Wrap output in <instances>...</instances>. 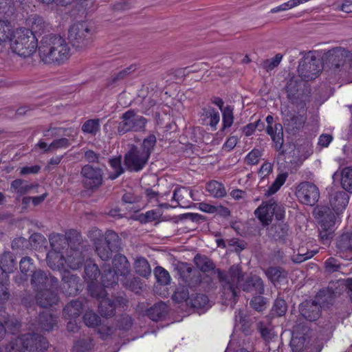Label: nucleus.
Instances as JSON below:
<instances>
[{"instance_id": "nucleus-37", "label": "nucleus", "mask_w": 352, "mask_h": 352, "mask_svg": "<svg viewBox=\"0 0 352 352\" xmlns=\"http://www.w3.org/2000/svg\"><path fill=\"white\" fill-rule=\"evenodd\" d=\"M135 272L142 277L147 278L151 275V270L147 260L143 257L137 258L135 261Z\"/></svg>"}, {"instance_id": "nucleus-30", "label": "nucleus", "mask_w": 352, "mask_h": 352, "mask_svg": "<svg viewBox=\"0 0 352 352\" xmlns=\"http://www.w3.org/2000/svg\"><path fill=\"white\" fill-rule=\"evenodd\" d=\"M265 273L276 287L287 280V272L280 267H270L265 270Z\"/></svg>"}, {"instance_id": "nucleus-29", "label": "nucleus", "mask_w": 352, "mask_h": 352, "mask_svg": "<svg viewBox=\"0 0 352 352\" xmlns=\"http://www.w3.org/2000/svg\"><path fill=\"white\" fill-rule=\"evenodd\" d=\"M112 265L113 270L120 275V278L130 275V264L124 255H116L112 261Z\"/></svg>"}, {"instance_id": "nucleus-5", "label": "nucleus", "mask_w": 352, "mask_h": 352, "mask_svg": "<svg viewBox=\"0 0 352 352\" xmlns=\"http://www.w3.org/2000/svg\"><path fill=\"white\" fill-rule=\"evenodd\" d=\"M94 28L85 22L73 25L69 30V40L77 50L86 49L93 41Z\"/></svg>"}, {"instance_id": "nucleus-64", "label": "nucleus", "mask_w": 352, "mask_h": 352, "mask_svg": "<svg viewBox=\"0 0 352 352\" xmlns=\"http://www.w3.org/2000/svg\"><path fill=\"white\" fill-rule=\"evenodd\" d=\"M132 324V318L128 315H122L118 320V327L120 329L128 330L131 327Z\"/></svg>"}, {"instance_id": "nucleus-24", "label": "nucleus", "mask_w": 352, "mask_h": 352, "mask_svg": "<svg viewBox=\"0 0 352 352\" xmlns=\"http://www.w3.org/2000/svg\"><path fill=\"white\" fill-rule=\"evenodd\" d=\"M51 250H54L58 252H65L63 251L65 248L70 249L71 246L74 245V242L71 241V236L67 237L60 234H52L49 237Z\"/></svg>"}, {"instance_id": "nucleus-11", "label": "nucleus", "mask_w": 352, "mask_h": 352, "mask_svg": "<svg viewBox=\"0 0 352 352\" xmlns=\"http://www.w3.org/2000/svg\"><path fill=\"white\" fill-rule=\"evenodd\" d=\"M321 68L319 60L311 55H307L298 65V73L300 78L305 81L316 78Z\"/></svg>"}, {"instance_id": "nucleus-1", "label": "nucleus", "mask_w": 352, "mask_h": 352, "mask_svg": "<svg viewBox=\"0 0 352 352\" xmlns=\"http://www.w3.org/2000/svg\"><path fill=\"white\" fill-rule=\"evenodd\" d=\"M214 272L217 274L219 281L223 283V293L228 300L233 299L235 302V298L239 292V287L245 292H250L254 289L259 294L264 293L263 281L258 276H250L243 283H241L243 274L238 265L231 266L227 274L219 269L215 270Z\"/></svg>"}, {"instance_id": "nucleus-52", "label": "nucleus", "mask_w": 352, "mask_h": 352, "mask_svg": "<svg viewBox=\"0 0 352 352\" xmlns=\"http://www.w3.org/2000/svg\"><path fill=\"white\" fill-rule=\"evenodd\" d=\"M11 188L19 195L25 194L32 187L21 179H16L11 183Z\"/></svg>"}, {"instance_id": "nucleus-53", "label": "nucleus", "mask_w": 352, "mask_h": 352, "mask_svg": "<svg viewBox=\"0 0 352 352\" xmlns=\"http://www.w3.org/2000/svg\"><path fill=\"white\" fill-rule=\"evenodd\" d=\"M29 241L32 248L34 249L41 248L45 246L47 243L45 236L39 233L32 234L30 237Z\"/></svg>"}, {"instance_id": "nucleus-28", "label": "nucleus", "mask_w": 352, "mask_h": 352, "mask_svg": "<svg viewBox=\"0 0 352 352\" xmlns=\"http://www.w3.org/2000/svg\"><path fill=\"white\" fill-rule=\"evenodd\" d=\"M168 311V306L160 301L147 309L146 315L153 321H159L165 318Z\"/></svg>"}, {"instance_id": "nucleus-8", "label": "nucleus", "mask_w": 352, "mask_h": 352, "mask_svg": "<svg viewBox=\"0 0 352 352\" xmlns=\"http://www.w3.org/2000/svg\"><path fill=\"white\" fill-rule=\"evenodd\" d=\"M82 186L91 191L98 190L103 184V171L91 165L83 166L80 170Z\"/></svg>"}, {"instance_id": "nucleus-62", "label": "nucleus", "mask_w": 352, "mask_h": 352, "mask_svg": "<svg viewBox=\"0 0 352 352\" xmlns=\"http://www.w3.org/2000/svg\"><path fill=\"white\" fill-rule=\"evenodd\" d=\"M282 55L277 54L274 58L264 62L263 66L267 71H271L276 67L282 60Z\"/></svg>"}, {"instance_id": "nucleus-41", "label": "nucleus", "mask_w": 352, "mask_h": 352, "mask_svg": "<svg viewBox=\"0 0 352 352\" xmlns=\"http://www.w3.org/2000/svg\"><path fill=\"white\" fill-rule=\"evenodd\" d=\"M84 133L96 135L100 130V121L99 119H90L84 122L81 127Z\"/></svg>"}, {"instance_id": "nucleus-9", "label": "nucleus", "mask_w": 352, "mask_h": 352, "mask_svg": "<svg viewBox=\"0 0 352 352\" xmlns=\"http://www.w3.org/2000/svg\"><path fill=\"white\" fill-rule=\"evenodd\" d=\"M254 213L263 225H268L272 221L274 215L278 221L283 219L285 216L283 207L273 199L263 202Z\"/></svg>"}, {"instance_id": "nucleus-59", "label": "nucleus", "mask_w": 352, "mask_h": 352, "mask_svg": "<svg viewBox=\"0 0 352 352\" xmlns=\"http://www.w3.org/2000/svg\"><path fill=\"white\" fill-rule=\"evenodd\" d=\"M273 172V164L269 162H265L258 172V175L261 180L267 178Z\"/></svg>"}, {"instance_id": "nucleus-49", "label": "nucleus", "mask_w": 352, "mask_h": 352, "mask_svg": "<svg viewBox=\"0 0 352 352\" xmlns=\"http://www.w3.org/2000/svg\"><path fill=\"white\" fill-rule=\"evenodd\" d=\"M156 142V137L154 135H150L143 140L142 147L139 148V149L142 153L147 154V157L149 159Z\"/></svg>"}, {"instance_id": "nucleus-23", "label": "nucleus", "mask_w": 352, "mask_h": 352, "mask_svg": "<svg viewBox=\"0 0 352 352\" xmlns=\"http://www.w3.org/2000/svg\"><path fill=\"white\" fill-rule=\"evenodd\" d=\"M54 288H47L38 290L36 300V302L42 307H51L58 301L57 294L54 291Z\"/></svg>"}, {"instance_id": "nucleus-13", "label": "nucleus", "mask_w": 352, "mask_h": 352, "mask_svg": "<svg viewBox=\"0 0 352 352\" xmlns=\"http://www.w3.org/2000/svg\"><path fill=\"white\" fill-rule=\"evenodd\" d=\"M296 195L301 203L308 206L315 205L320 197L318 188L309 182L300 183L296 188Z\"/></svg>"}, {"instance_id": "nucleus-10", "label": "nucleus", "mask_w": 352, "mask_h": 352, "mask_svg": "<svg viewBox=\"0 0 352 352\" xmlns=\"http://www.w3.org/2000/svg\"><path fill=\"white\" fill-rule=\"evenodd\" d=\"M330 56L334 72L341 76L352 74V55L347 61L348 52L344 50L336 49L332 51Z\"/></svg>"}, {"instance_id": "nucleus-50", "label": "nucleus", "mask_w": 352, "mask_h": 352, "mask_svg": "<svg viewBox=\"0 0 352 352\" xmlns=\"http://www.w3.org/2000/svg\"><path fill=\"white\" fill-rule=\"evenodd\" d=\"M223 116V128L224 130L227 128H230L233 123L234 116H233V108L231 106H227L222 110Z\"/></svg>"}, {"instance_id": "nucleus-55", "label": "nucleus", "mask_w": 352, "mask_h": 352, "mask_svg": "<svg viewBox=\"0 0 352 352\" xmlns=\"http://www.w3.org/2000/svg\"><path fill=\"white\" fill-rule=\"evenodd\" d=\"M324 268L327 272L333 273L339 272L342 268V265L337 258L330 257L324 262Z\"/></svg>"}, {"instance_id": "nucleus-42", "label": "nucleus", "mask_w": 352, "mask_h": 352, "mask_svg": "<svg viewBox=\"0 0 352 352\" xmlns=\"http://www.w3.org/2000/svg\"><path fill=\"white\" fill-rule=\"evenodd\" d=\"M192 192L184 187L177 188V206L188 207L190 204Z\"/></svg>"}, {"instance_id": "nucleus-14", "label": "nucleus", "mask_w": 352, "mask_h": 352, "mask_svg": "<svg viewBox=\"0 0 352 352\" xmlns=\"http://www.w3.org/2000/svg\"><path fill=\"white\" fill-rule=\"evenodd\" d=\"M85 255L82 251V245L76 239V242H74V245L70 249L65 250V268L72 270H77L81 267L84 262Z\"/></svg>"}, {"instance_id": "nucleus-57", "label": "nucleus", "mask_w": 352, "mask_h": 352, "mask_svg": "<svg viewBox=\"0 0 352 352\" xmlns=\"http://www.w3.org/2000/svg\"><path fill=\"white\" fill-rule=\"evenodd\" d=\"M261 156V151L257 148H254L246 155L245 160L247 164L254 165L258 163Z\"/></svg>"}, {"instance_id": "nucleus-43", "label": "nucleus", "mask_w": 352, "mask_h": 352, "mask_svg": "<svg viewBox=\"0 0 352 352\" xmlns=\"http://www.w3.org/2000/svg\"><path fill=\"white\" fill-rule=\"evenodd\" d=\"M341 185L346 191L352 193V167H346L342 170Z\"/></svg>"}, {"instance_id": "nucleus-40", "label": "nucleus", "mask_w": 352, "mask_h": 352, "mask_svg": "<svg viewBox=\"0 0 352 352\" xmlns=\"http://www.w3.org/2000/svg\"><path fill=\"white\" fill-rule=\"evenodd\" d=\"M3 261H10V267L5 265L3 267L0 265V281H8V274L12 272L16 269L15 261L11 254H8L4 256Z\"/></svg>"}, {"instance_id": "nucleus-34", "label": "nucleus", "mask_w": 352, "mask_h": 352, "mask_svg": "<svg viewBox=\"0 0 352 352\" xmlns=\"http://www.w3.org/2000/svg\"><path fill=\"white\" fill-rule=\"evenodd\" d=\"M100 274L99 269L95 263H92L91 261H87L85 266V279L87 282H90L89 285V289L91 292H94L93 288L94 287L92 285V282L96 280Z\"/></svg>"}, {"instance_id": "nucleus-32", "label": "nucleus", "mask_w": 352, "mask_h": 352, "mask_svg": "<svg viewBox=\"0 0 352 352\" xmlns=\"http://www.w3.org/2000/svg\"><path fill=\"white\" fill-rule=\"evenodd\" d=\"M15 32L10 23L8 21L0 20V46L10 43Z\"/></svg>"}, {"instance_id": "nucleus-48", "label": "nucleus", "mask_w": 352, "mask_h": 352, "mask_svg": "<svg viewBox=\"0 0 352 352\" xmlns=\"http://www.w3.org/2000/svg\"><path fill=\"white\" fill-rule=\"evenodd\" d=\"M129 276L123 277L120 278V281L122 285L126 287L129 289L131 291L138 292V291L142 288V283L139 278L133 277L128 278Z\"/></svg>"}, {"instance_id": "nucleus-21", "label": "nucleus", "mask_w": 352, "mask_h": 352, "mask_svg": "<svg viewBox=\"0 0 352 352\" xmlns=\"http://www.w3.org/2000/svg\"><path fill=\"white\" fill-rule=\"evenodd\" d=\"M265 120L268 125L267 127V133L271 137L274 142L275 148L278 151L282 148L284 142L282 125L277 123L272 126V124L274 122V118L271 115L267 116Z\"/></svg>"}, {"instance_id": "nucleus-33", "label": "nucleus", "mask_w": 352, "mask_h": 352, "mask_svg": "<svg viewBox=\"0 0 352 352\" xmlns=\"http://www.w3.org/2000/svg\"><path fill=\"white\" fill-rule=\"evenodd\" d=\"M102 269L103 273L101 277L102 284L105 287H113L118 283L120 275L113 270H112L110 267L106 264L102 266Z\"/></svg>"}, {"instance_id": "nucleus-45", "label": "nucleus", "mask_w": 352, "mask_h": 352, "mask_svg": "<svg viewBox=\"0 0 352 352\" xmlns=\"http://www.w3.org/2000/svg\"><path fill=\"white\" fill-rule=\"evenodd\" d=\"M197 267L202 272H207L214 270V263L207 257L197 255L195 257Z\"/></svg>"}, {"instance_id": "nucleus-31", "label": "nucleus", "mask_w": 352, "mask_h": 352, "mask_svg": "<svg viewBox=\"0 0 352 352\" xmlns=\"http://www.w3.org/2000/svg\"><path fill=\"white\" fill-rule=\"evenodd\" d=\"M201 119L205 124L216 130L220 120L219 113L212 107H205L202 109Z\"/></svg>"}, {"instance_id": "nucleus-63", "label": "nucleus", "mask_w": 352, "mask_h": 352, "mask_svg": "<svg viewBox=\"0 0 352 352\" xmlns=\"http://www.w3.org/2000/svg\"><path fill=\"white\" fill-rule=\"evenodd\" d=\"M273 311L278 316H283L287 311L285 301L283 299L276 300L273 307Z\"/></svg>"}, {"instance_id": "nucleus-3", "label": "nucleus", "mask_w": 352, "mask_h": 352, "mask_svg": "<svg viewBox=\"0 0 352 352\" xmlns=\"http://www.w3.org/2000/svg\"><path fill=\"white\" fill-rule=\"evenodd\" d=\"M9 44L13 53L23 58L32 56L37 47L38 48L35 35L32 31L25 28L15 31Z\"/></svg>"}, {"instance_id": "nucleus-51", "label": "nucleus", "mask_w": 352, "mask_h": 352, "mask_svg": "<svg viewBox=\"0 0 352 352\" xmlns=\"http://www.w3.org/2000/svg\"><path fill=\"white\" fill-rule=\"evenodd\" d=\"M109 164L114 171L113 173H111L109 175V178L111 179H115L123 173L124 169L122 166L121 160L120 157L111 159L109 160Z\"/></svg>"}, {"instance_id": "nucleus-56", "label": "nucleus", "mask_w": 352, "mask_h": 352, "mask_svg": "<svg viewBox=\"0 0 352 352\" xmlns=\"http://www.w3.org/2000/svg\"><path fill=\"white\" fill-rule=\"evenodd\" d=\"M6 352H24L25 347L23 344L21 337L19 336L11 341L6 346Z\"/></svg>"}, {"instance_id": "nucleus-44", "label": "nucleus", "mask_w": 352, "mask_h": 352, "mask_svg": "<svg viewBox=\"0 0 352 352\" xmlns=\"http://www.w3.org/2000/svg\"><path fill=\"white\" fill-rule=\"evenodd\" d=\"M154 275L158 284L162 286L168 285L171 280L170 274L162 267H156L154 270Z\"/></svg>"}, {"instance_id": "nucleus-35", "label": "nucleus", "mask_w": 352, "mask_h": 352, "mask_svg": "<svg viewBox=\"0 0 352 352\" xmlns=\"http://www.w3.org/2000/svg\"><path fill=\"white\" fill-rule=\"evenodd\" d=\"M56 317L52 314L49 311H45L40 314L38 323L41 328L45 331L53 329L56 324Z\"/></svg>"}, {"instance_id": "nucleus-25", "label": "nucleus", "mask_w": 352, "mask_h": 352, "mask_svg": "<svg viewBox=\"0 0 352 352\" xmlns=\"http://www.w3.org/2000/svg\"><path fill=\"white\" fill-rule=\"evenodd\" d=\"M349 200V197L346 192L338 191L331 195L329 203L334 212L338 215L346 208Z\"/></svg>"}, {"instance_id": "nucleus-22", "label": "nucleus", "mask_w": 352, "mask_h": 352, "mask_svg": "<svg viewBox=\"0 0 352 352\" xmlns=\"http://www.w3.org/2000/svg\"><path fill=\"white\" fill-rule=\"evenodd\" d=\"M179 298L181 300H179V296H177V305L182 303L185 307L191 305L195 308H204L208 304V298L204 294H197L193 299L189 300L188 292L187 289L183 288L179 294Z\"/></svg>"}, {"instance_id": "nucleus-15", "label": "nucleus", "mask_w": 352, "mask_h": 352, "mask_svg": "<svg viewBox=\"0 0 352 352\" xmlns=\"http://www.w3.org/2000/svg\"><path fill=\"white\" fill-rule=\"evenodd\" d=\"M21 339L25 350L32 352H43L48 347L46 339L38 333L22 335Z\"/></svg>"}, {"instance_id": "nucleus-39", "label": "nucleus", "mask_w": 352, "mask_h": 352, "mask_svg": "<svg viewBox=\"0 0 352 352\" xmlns=\"http://www.w3.org/2000/svg\"><path fill=\"white\" fill-rule=\"evenodd\" d=\"M82 311V304L80 300H72L64 308V314L72 318L78 317Z\"/></svg>"}, {"instance_id": "nucleus-26", "label": "nucleus", "mask_w": 352, "mask_h": 352, "mask_svg": "<svg viewBox=\"0 0 352 352\" xmlns=\"http://www.w3.org/2000/svg\"><path fill=\"white\" fill-rule=\"evenodd\" d=\"M65 252L50 250L47 254V263L53 270L65 271Z\"/></svg>"}, {"instance_id": "nucleus-18", "label": "nucleus", "mask_w": 352, "mask_h": 352, "mask_svg": "<svg viewBox=\"0 0 352 352\" xmlns=\"http://www.w3.org/2000/svg\"><path fill=\"white\" fill-rule=\"evenodd\" d=\"M324 291H320L316 299L311 302H306L301 305L300 311L301 315L309 321L316 320L320 315V297L324 295Z\"/></svg>"}, {"instance_id": "nucleus-4", "label": "nucleus", "mask_w": 352, "mask_h": 352, "mask_svg": "<svg viewBox=\"0 0 352 352\" xmlns=\"http://www.w3.org/2000/svg\"><path fill=\"white\" fill-rule=\"evenodd\" d=\"M303 332H298L296 328L292 333L290 346L293 352H302L304 349H310L309 352H320L322 343L307 328H303Z\"/></svg>"}, {"instance_id": "nucleus-54", "label": "nucleus", "mask_w": 352, "mask_h": 352, "mask_svg": "<svg viewBox=\"0 0 352 352\" xmlns=\"http://www.w3.org/2000/svg\"><path fill=\"white\" fill-rule=\"evenodd\" d=\"M85 324L89 327H95L98 326L100 322L99 316L94 312L87 311L83 316Z\"/></svg>"}, {"instance_id": "nucleus-19", "label": "nucleus", "mask_w": 352, "mask_h": 352, "mask_svg": "<svg viewBox=\"0 0 352 352\" xmlns=\"http://www.w3.org/2000/svg\"><path fill=\"white\" fill-rule=\"evenodd\" d=\"M80 278L68 271H64L62 276L61 288L63 292L68 296L76 295L80 289Z\"/></svg>"}, {"instance_id": "nucleus-2", "label": "nucleus", "mask_w": 352, "mask_h": 352, "mask_svg": "<svg viewBox=\"0 0 352 352\" xmlns=\"http://www.w3.org/2000/svg\"><path fill=\"white\" fill-rule=\"evenodd\" d=\"M38 54L44 63L60 65L70 57V47L60 36L48 34L44 36L41 41Z\"/></svg>"}, {"instance_id": "nucleus-6", "label": "nucleus", "mask_w": 352, "mask_h": 352, "mask_svg": "<svg viewBox=\"0 0 352 352\" xmlns=\"http://www.w3.org/2000/svg\"><path fill=\"white\" fill-rule=\"evenodd\" d=\"M120 245V238L113 230H107L104 239L95 241L96 251L102 261L109 259L113 252L117 251Z\"/></svg>"}, {"instance_id": "nucleus-38", "label": "nucleus", "mask_w": 352, "mask_h": 352, "mask_svg": "<svg viewBox=\"0 0 352 352\" xmlns=\"http://www.w3.org/2000/svg\"><path fill=\"white\" fill-rule=\"evenodd\" d=\"M206 190L215 198H221L226 196V191L221 183L211 181L206 184Z\"/></svg>"}, {"instance_id": "nucleus-36", "label": "nucleus", "mask_w": 352, "mask_h": 352, "mask_svg": "<svg viewBox=\"0 0 352 352\" xmlns=\"http://www.w3.org/2000/svg\"><path fill=\"white\" fill-rule=\"evenodd\" d=\"M162 208H168V205L162 204L160 207L147 211L145 214L140 215V220L142 223L152 222L156 220H159L162 215Z\"/></svg>"}, {"instance_id": "nucleus-61", "label": "nucleus", "mask_w": 352, "mask_h": 352, "mask_svg": "<svg viewBox=\"0 0 352 352\" xmlns=\"http://www.w3.org/2000/svg\"><path fill=\"white\" fill-rule=\"evenodd\" d=\"M19 267L21 272L23 274L31 272L34 268L32 259L29 256L22 258L19 263Z\"/></svg>"}, {"instance_id": "nucleus-12", "label": "nucleus", "mask_w": 352, "mask_h": 352, "mask_svg": "<svg viewBox=\"0 0 352 352\" xmlns=\"http://www.w3.org/2000/svg\"><path fill=\"white\" fill-rule=\"evenodd\" d=\"M148 160L147 154L142 153L135 145H131L129 151L124 155V165L130 171L141 170Z\"/></svg>"}, {"instance_id": "nucleus-27", "label": "nucleus", "mask_w": 352, "mask_h": 352, "mask_svg": "<svg viewBox=\"0 0 352 352\" xmlns=\"http://www.w3.org/2000/svg\"><path fill=\"white\" fill-rule=\"evenodd\" d=\"M336 252L342 258H346L352 253V232H346L339 236L336 241Z\"/></svg>"}, {"instance_id": "nucleus-20", "label": "nucleus", "mask_w": 352, "mask_h": 352, "mask_svg": "<svg viewBox=\"0 0 352 352\" xmlns=\"http://www.w3.org/2000/svg\"><path fill=\"white\" fill-rule=\"evenodd\" d=\"M100 290L98 294L96 292H91V296L101 299L98 305L99 312L103 317H111L115 314L116 304L109 298H106V292L100 287H97Z\"/></svg>"}, {"instance_id": "nucleus-46", "label": "nucleus", "mask_w": 352, "mask_h": 352, "mask_svg": "<svg viewBox=\"0 0 352 352\" xmlns=\"http://www.w3.org/2000/svg\"><path fill=\"white\" fill-rule=\"evenodd\" d=\"M287 177H288L287 173L285 172V173H279L276 176L274 182L269 187L268 190H267V193L268 195H273V194L276 193L280 188V187L285 184Z\"/></svg>"}, {"instance_id": "nucleus-58", "label": "nucleus", "mask_w": 352, "mask_h": 352, "mask_svg": "<svg viewBox=\"0 0 352 352\" xmlns=\"http://www.w3.org/2000/svg\"><path fill=\"white\" fill-rule=\"evenodd\" d=\"M5 327H6L11 333H15L21 327V323L16 318H9L4 321Z\"/></svg>"}, {"instance_id": "nucleus-16", "label": "nucleus", "mask_w": 352, "mask_h": 352, "mask_svg": "<svg viewBox=\"0 0 352 352\" xmlns=\"http://www.w3.org/2000/svg\"><path fill=\"white\" fill-rule=\"evenodd\" d=\"M336 220V215L331 212L322 217L320 222L319 236L323 243H328L333 237Z\"/></svg>"}, {"instance_id": "nucleus-7", "label": "nucleus", "mask_w": 352, "mask_h": 352, "mask_svg": "<svg viewBox=\"0 0 352 352\" xmlns=\"http://www.w3.org/2000/svg\"><path fill=\"white\" fill-rule=\"evenodd\" d=\"M121 122L118 124V132L123 135L129 131H140L144 129L146 119L138 115L134 110L130 109L122 114Z\"/></svg>"}, {"instance_id": "nucleus-17", "label": "nucleus", "mask_w": 352, "mask_h": 352, "mask_svg": "<svg viewBox=\"0 0 352 352\" xmlns=\"http://www.w3.org/2000/svg\"><path fill=\"white\" fill-rule=\"evenodd\" d=\"M31 283L38 291L50 287L57 288L58 280L54 276H50L44 271L37 270L32 274Z\"/></svg>"}, {"instance_id": "nucleus-47", "label": "nucleus", "mask_w": 352, "mask_h": 352, "mask_svg": "<svg viewBox=\"0 0 352 352\" xmlns=\"http://www.w3.org/2000/svg\"><path fill=\"white\" fill-rule=\"evenodd\" d=\"M270 234L276 240L283 239L288 232V226L282 223L274 225L270 228Z\"/></svg>"}, {"instance_id": "nucleus-60", "label": "nucleus", "mask_w": 352, "mask_h": 352, "mask_svg": "<svg viewBox=\"0 0 352 352\" xmlns=\"http://www.w3.org/2000/svg\"><path fill=\"white\" fill-rule=\"evenodd\" d=\"M265 298L261 296L254 297L250 301V305L255 310L262 311L265 307Z\"/></svg>"}]
</instances>
